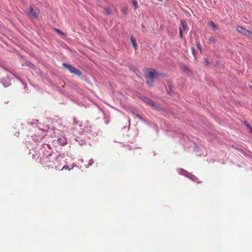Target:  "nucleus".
<instances>
[{
    "label": "nucleus",
    "mask_w": 252,
    "mask_h": 252,
    "mask_svg": "<svg viewBox=\"0 0 252 252\" xmlns=\"http://www.w3.org/2000/svg\"><path fill=\"white\" fill-rule=\"evenodd\" d=\"M64 169L65 170L68 169L69 170H70V168L69 167L68 165H64Z\"/></svg>",
    "instance_id": "21"
},
{
    "label": "nucleus",
    "mask_w": 252,
    "mask_h": 252,
    "mask_svg": "<svg viewBox=\"0 0 252 252\" xmlns=\"http://www.w3.org/2000/svg\"><path fill=\"white\" fill-rule=\"evenodd\" d=\"M245 35L247 36L248 37L250 38V39H252V31L248 30Z\"/></svg>",
    "instance_id": "9"
},
{
    "label": "nucleus",
    "mask_w": 252,
    "mask_h": 252,
    "mask_svg": "<svg viewBox=\"0 0 252 252\" xmlns=\"http://www.w3.org/2000/svg\"><path fill=\"white\" fill-rule=\"evenodd\" d=\"M205 63L206 65H208L209 64V61L208 59L206 58L205 59Z\"/></svg>",
    "instance_id": "18"
},
{
    "label": "nucleus",
    "mask_w": 252,
    "mask_h": 252,
    "mask_svg": "<svg viewBox=\"0 0 252 252\" xmlns=\"http://www.w3.org/2000/svg\"><path fill=\"white\" fill-rule=\"evenodd\" d=\"M245 124L246 126L249 128V129H250V131L251 132H252V126L248 123H247L246 122H245Z\"/></svg>",
    "instance_id": "14"
},
{
    "label": "nucleus",
    "mask_w": 252,
    "mask_h": 252,
    "mask_svg": "<svg viewBox=\"0 0 252 252\" xmlns=\"http://www.w3.org/2000/svg\"><path fill=\"white\" fill-rule=\"evenodd\" d=\"M210 26L214 29H217L218 28V27L217 25L215 24V23L211 21L210 23Z\"/></svg>",
    "instance_id": "10"
},
{
    "label": "nucleus",
    "mask_w": 252,
    "mask_h": 252,
    "mask_svg": "<svg viewBox=\"0 0 252 252\" xmlns=\"http://www.w3.org/2000/svg\"><path fill=\"white\" fill-rule=\"evenodd\" d=\"M141 98L142 99V100L144 101L145 103L147 101V100H148V98L146 97H145V96H142L141 97Z\"/></svg>",
    "instance_id": "17"
},
{
    "label": "nucleus",
    "mask_w": 252,
    "mask_h": 252,
    "mask_svg": "<svg viewBox=\"0 0 252 252\" xmlns=\"http://www.w3.org/2000/svg\"><path fill=\"white\" fill-rule=\"evenodd\" d=\"M132 4L135 9L138 8V2L136 0H132Z\"/></svg>",
    "instance_id": "12"
},
{
    "label": "nucleus",
    "mask_w": 252,
    "mask_h": 252,
    "mask_svg": "<svg viewBox=\"0 0 252 252\" xmlns=\"http://www.w3.org/2000/svg\"><path fill=\"white\" fill-rule=\"evenodd\" d=\"M182 68L183 70L185 72H187H187H189V68H188L187 66H186V65H183V66H182Z\"/></svg>",
    "instance_id": "13"
},
{
    "label": "nucleus",
    "mask_w": 252,
    "mask_h": 252,
    "mask_svg": "<svg viewBox=\"0 0 252 252\" xmlns=\"http://www.w3.org/2000/svg\"><path fill=\"white\" fill-rule=\"evenodd\" d=\"M146 77L149 79L147 81V84L151 85L153 83V80L155 77H158L159 76V73L154 68H147L145 72Z\"/></svg>",
    "instance_id": "1"
},
{
    "label": "nucleus",
    "mask_w": 252,
    "mask_h": 252,
    "mask_svg": "<svg viewBox=\"0 0 252 252\" xmlns=\"http://www.w3.org/2000/svg\"><path fill=\"white\" fill-rule=\"evenodd\" d=\"M236 149H237V150H238V151H241V150H239L238 148H236Z\"/></svg>",
    "instance_id": "23"
},
{
    "label": "nucleus",
    "mask_w": 252,
    "mask_h": 252,
    "mask_svg": "<svg viewBox=\"0 0 252 252\" xmlns=\"http://www.w3.org/2000/svg\"><path fill=\"white\" fill-rule=\"evenodd\" d=\"M55 31H57V32H58L59 33H60L61 34H62V35L63 34V32L62 31H61L59 30H57V29H55Z\"/></svg>",
    "instance_id": "22"
},
{
    "label": "nucleus",
    "mask_w": 252,
    "mask_h": 252,
    "mask_svg": "<svg viewBox=\"0 0 252 252\" xmlns=\"http://www.w3.org/2000/svg\"><path fill=\"white\" fill-rule=\"evenodd\" d=\"M236 29L238 32H239V33H241L245 35H246V34L247 32V31L248 30L247 29H245L244 28H243V27H242L241 26H237L236 27Z\"/></svg>",
    "instance_id": "5"
},
{
    "label": "nucleus",
    "mask_w": 252,
    "mask_h": 252,
    "mask_svg": "<svg viewBox=\"0 0 252 252\" xmlns=\"http://www.w3.org/2000/svg\"><path fill=\"white\" fill-rule=\"evenodd\" d=\"M106 13L108 15H110L112 13L111 9L109 8H104Z\"/></svg>",
    "instance_id": "11"
},
{
    "label": "nucleus",
    "mask_w": 252,
    "mask_h": 252,
    "mask_svg": "<svg viewBox=\"0 0 252 252\" xmlns=\"http://www.w3.org/2000/svg\"><path fill=\"white\" fill-rule=\"evenodd\" d=\"M64 67L66 68L71 73L74 74L78 76H81L82 75V73L80 70L70 64L64 63Z\"/></svg>",
    "instance_id": "2"
},
{
    "label": "nucleus",
    "mask_w": 252,
    "mask_h": 252,
    "mask_svg": "<svg viewBox=\"0 0 252 252\" xmlns=\"http://www.w3.org/2000/svg\"><path fill=\"white\" fill-rule=\"evenodd\" d=\"M75 167L76 168H77V169L78 168V166H75Z\"/></svg>",
    "instance_id": "24"
},
{
    "label": "nucleus",
    "mask_w": 252,
    "mask_h": 252,
    "mask_svg": "<svg viewBox=\"0 0 252 252\" xmlns=\"http://www.w3.org/2000/svg\"><path fill=\"white\" fill-rule=\"evenodd\" d=\"M191 51L192 53L195 58H196V52H195V49L194 47L191 48Z\"/></svg>",
    "instance_id": "16"
},
{
    "label": "nucleus",
    "mask_w": 252,
    "mask_h": 252,
    "mask_svg": "<svg viewBox=\"0 0 252 252\" xmlns=\"http://www.w3.org/2000/svg\"><path fill=\"white\" fill-rule=\"evenodd\" d=\"M146 103L153 108H158V106H157V104H156L155 102H154L152 100L149 98L148 99V100H147Z\"/></svg>",
    "instance_id": "6"
},
{
    "label": "nucleus",
    "mask_w": 252,
    "mask_h": 252,
    "mask_svg": "<svg viewBox=\"0 0 252 252\" xmlns=\"http://www.w3.org/2000/svg\"><path fill=\"white\" fill-rule=\"evenodd\" d=\"M93 162H94V161H93L92 159L90 160L89 161V163L88 165L87 166V165L86 166V167H89V166L91 165Z\"/></svg>",
    "instance_id": "19"
},
{
    "label": "nucleus",
    "mask_w": 252,
    "mask_h": 252,
    "mask_svg": "<svg viewBox=\"0 0 252 252\" xmlns=\"http://www.w3.org/2000/svg\"><path fill=\"white\" fill-rule=\"evenodd\" d=\"M136 116L137 118H139L141 121H143V119L142 117L140 115H138V114H137V115H136Z\"/></svg>",
    "instance_id": "20"
},
{
    "label": "nucleus",
    "mask_w": 252,
    "mask_h": 252,
    "mask_svg": "<svg viewBox=\"0 0 252 252\" xmlns=\"http://www.w3.org/2000/svg\"><path fill=\"white\" fill-rule=\"evenodd\" d=\"M187 28V23L185 20L181 21V26L179 27V36L182 38L183 37V32Z\"/></svg>",
    "instance_id": "4"
},
{
    "label": "nucleus",
    "mask_w": 252,
    "mask_h": 252,
    "mask_svg": "<svg viewBox=\"0 0 252 252\" xmlns=\"http://www.w3.org/2000/svg\"><path fill=\"white\" fill-rule=\"evenodd\" d=\"M196 46H197V49H199L200 51H201L202 46H201V45L199 42L197 43Z\"/></svg>",
    "instance_id": "15"
},
{
    "label": "nucleus",
    "mask_w": 252,
    "mask_h": 252,
    "mask_svg": "<svg viewBox=\"0 0 252 252\" xmlns=\"http://www.w3.org/2000/svg\"><path fill=\"white\" fill-rule=\"evenodd\" d=\"M130 41L134 49H136L137 48V44L133 36L130 37Z\"/></svg>",
    "instance_id": "7"
},
{
    "label": "nucleus",
    "mask_w": 252,
    "mask_h": 252,
    "mask_svg": "<svg viewBox=\"0 0 252 252\" xmlns=\"http://www.w3.org/2000/svg\"><path fill=\"white\" fill-rule=\"evenodd\" d=\"M209 42L210 43H215L217 42L216 38L214 36H211L209 38Z\"/></svg>",
    "instance_id": "8"
},
{
    "label": "nucleus",
    "mask_w": 252,
    "mask_h": 252,
    "mask_svg": "<svg viewBox=\"0 0 252 252\" xmlns=\"http://www.w3.org/2000/svg\"><path fill=\"white\" fill-rule=\"evenodd\" d=\"M39 13V10L38 9H33L32 7H30L29 8L28 11L27 12V14L28 16L32 18H36L38 16V14Z\"/></svg>",
    "instance_id": "3"
}]
</instances>
